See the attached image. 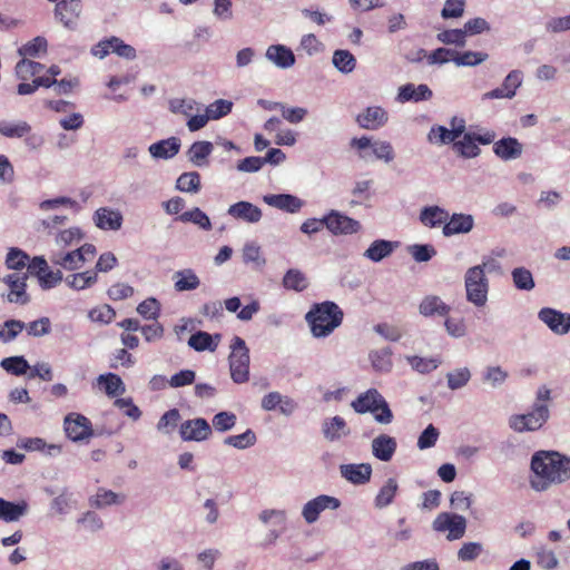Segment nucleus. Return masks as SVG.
Segmentation results:
<instances>
[{"label":"nucleus","instance_id":"nucleus-58","mask_svg":"<svg viewBox=\"0 0 570 570\" xmlns=\"http://www.w3.org/2000/svg\"><path fill=\"white\" fill-rule=\"evenodd\" d=\"M43 68L42 63L23 58L16 65V75L19 79L27 80L30 76L39 75Z\"/></svg>","mask_w":570,"mask_h":570},{"label":"nucleus","instance_id":"nucleus-20","mask_svg":"<svg viewBox=\"0 0 570 570\" xmlns=\"http://www.w3.org/2000/svg\"><path fill=\"white\" fill-rule=\"evenodd\" d=\"M322 433L324 439L328 442H336L350 435L351 430L342 416L335 415L331 419L324 420L322 423Z\"/></svg>","mask_w":570,"mask_h":570},{"label":"nucleus","instance_id":"nucleus-11","mask_svg":"<svg viewBox=\"0 0 570 570\" xmlns=\"http://www.w3.org/2000/svg\"><path fill=\"white\" fill-rule=\"evenodd\" d=\"M81 11L82 3L80 0H60L56 3L55 17L65 28L76 30Z\"/></svg>","mask_w":570,"mask_h":570},{"label":"nucleus","instance_id":"nucleus-60","mask_svg":"<svg viewBox=\"0 0 570 570\" xmlns=\"http://www.w3.org/2000/svg\"><path fill=\"white\" fill-rule=\"evenodd\" d=\"M233 109V102L226 99H217L209 104L205 111L210 120H218L227 116Z\"/></svg>","mask_w":570,"mask_h":570},{"label":"nucleus","instance_id":"nucleus-52","mask_svg":"<svg viewBox=\"0 0 570 570\" xmlns=\"http://www.w3.org/2000/svg\"><path fill=\"white\" fill-rule=\"evenodd\" d=\"M26 324L19 320H7L0 325V341L10 343L24 330Z\"/></svg>","mask_w":570,"mask_h":570},{"label":"nucleus","instance_id":"nucleus-47","mask_svg":"<svg viewBox=\"0 0 570 570\" xmlns=\"http://www.w3.org/2000/svg\"><path fill=\"white\" fill-rule=\"evenodd\" d=\"M489 55L482 51L455 52L453 62L459 67H475L488 60Z\"/></svg>","mask_w":570,"mask_h":570},{"label":"nucleus","instance_id":"nucleus-19","mask_svg":"<svg viewBox=\"0 0 570 570\" xmlns=\"http://www.w3.org/2000/svg\"><path fill=\"white\" fill-rule=\"evenodd\" d=\"M397 449L396 439L389 434H380L372 440L371 450L374 458L382 462L392 460Z\"/></svg>","mask_w":570,"mask_h":570},{"label":"nucleus","instance_id":"nucleus-7","mask_svg":"<svg viewBox=\"0 0 570 570\" xmlns=\"http://www.w3.org/2000/svg\"><path fill=\"white\" fill-rule=\"evenodd\" d=\"M63 429L68 439L81 442L92 436V425L88 417L79 413H69L63 420Z\"/></svg>","mask_w":570,"mask_h":570},{"label":"nucleus","instance_id":"nucleus-54","mask_svg":"<svg viewBox=\"0 0 570 570\" xmlns=\"http://www.w3.org/2000/svg\"><path fill=\"white\" fill-rule=\"evenodd\" d=\"M237 422V416L235 413L229 411L218 412L213 416L212 423L215 431L224 433L230 431Z\"/></svg>","mask_w":570,"mask_h":570},{"label":"nucleus","instance_id":"nucleus-10","mask_svg":"<svg viewBox=\"0 0 570 570\" xmlns=\"http://www.w3.org/2000/svg\"><path fill=\"white\" fill-rule=\"evenodd\" d=\"M179 435L185 442H203L212 435V426L203 417L189 419L180 424Z\"/></svg>","mask_w":570,"mask_h":570},{"label":"nucleus","instance_id":"nucleus-24","mask_svg":"<svg viewBox=\"0 0 570 570\" xmlns=\"http://www.w3.org/2000/svg\"><path fill=\"white\" fill-rule=\"evenodd\" d=\"M397 247L399 242L375 239L363 253V256L373 263H380L384 258L390 257Z\"/></svg>","mask_w":570,"mask_h":570},{"label":"nucleus","instance_id":"nucleus-64","mask_svg":"<svg viewBox=\"0 0 570 570\" xmlns=\"http://www.w3.org/2000/svg\"><path fill=\"white\" fill-rule=\"evenodd\" d=\"M409 253L417 263L429 262L436 255L435 248L430 244H414L409 247Z\"/></svg>","mask_w":570,"mask_h":570},{"label":"nucleus","instance_id":"nucleus-16","mask_svg":"<svg viewBox=\"0 0 570 570\" xmlns=\"http://www.w3.org/2000/svg\"><path fill=\"white\" fill-rule=\"evenodd\" d=\"M227 215L249 224H256L262 219V209L246 200L237 202L227 209Z\"/></svg>","mask_w":570,"mask_h":570},{"label":"nucleus","instance_id":"nucleus-62","mask_svg":"<svg viewBox=\"0 0 570 570\" xmlns=\"http://www.w3.org/2000/svg\"><path fill=\"white\" fill-rule=\"evenodd\" d=\"M29 255L20 248L12 247L6 257V265L9 269L20 271L24 268L29 262Z\"/></svg>","mask_w":570,"mask_h":570},{"label":"nucleus","instance_id":"nucleus-37","mask_svg":"<svg viewBox=\"0 0 570 570\" xmlns=\"http://www.w3.org/2000/svg\"><path fill=\"white\" fill-rule=\"evenodd\" d=\"M174 286L177 292L193 291L200 284L198 276L190 268L177 271L174 274Z\"/></svg>","mask_w":570,"mask_h":570},{"label":"nucleus","instance_id":"nucleus-22","mask_svg":"<svg viewBox=\"0 0 570 570\" xmlns=\"http://www.w3.org/2000/svg\"><path fill=\"white\" fill-rule=\"evenodd\" d=\"M265 57L281 69H288L296 61L294 52L284 45H271L266 49Z\"/></svg>","mask_w":570,"mask_h":570},{"label":"nucleus","instance_id":"nucleus-26","mask_svg":"<svg viewBox=\"0 0 570 570\" xmlns=\"http://www.w3.org/2000/svg\"><path fill=\"white\" fill-rule=\"evenodd\" d=\"M432 96L433 92L428 85L421 83L415 86L413 83H406L399 88L397 100L401 102H420L430 100Z\"/></svg>","mask_w":570,"mask_h":570},{"label":"nucleus","instance_id":"nucleus-50","mask_svg":"<svg viewBox=\"0 0 570 570\" xmlns=\"http://www.w3.org/2000/svg\"><path fill=\"white\" fill-rule=\"evenodd\" d=\"M176 188L184 193H198L200 189V175L197 171L181 174L176 181Z\"/></svg>","mask_w":570,"mask_h":570},{"label":"nucleus","instance_id":"nucleus-38","mask_svg":"<svg viewBox=\"0 0 570 570\" xmlns=\"http://www.w3.org/2000/svg\"><path fill=\"white\" fill-rule=\"evenodd\" d=\"M77 501L73 497V493L69 491L67 488H63L59 493L52 499L50 503V509L58 514H66L73 508H76Z\"/></svg>","mask_w":570,"mask_h":570},{"label":"nucleus","instance_id":"nucleus-18","mask_svg":"<svg viewBox=\"0 0 570 570\" xmlns=\"http://www.w3.org/2000/svg\"><path fill=\"white\" fill-rule=\"evenodd\" d=\"M341 475L355 485L367 483L372 476V465L370 463H348L340 466Z\"/></svg>","mask_w":570,"mask_h":570},{"label":"nucleus","instance_id":"nucleus-5","mask_svg":"<svg viewBox=\"0 0 570 570\" xmlns=\"http://www.w3.org/2000/svg\"><path fill=\"white\" fill-rule=\"evenodd\" d=\"M550 417L548 404H533L531 411L524 414H514L509 419V426L515 432L538 431Z\"/></svg>","mask_w":570,"mask_h":570},{"label":"nucleus","instance_id":"nucleus-53","mask_svg":"<svg viewBox=\"0 0 570 570\" xmlns=\"http://www.w3.org/2000/svg\"><path fill=\"white\" fill-rule=\"evenodd\" d=\"M31 131V126L23 120L14 124L0 122V134L7 138H22Z\"/></svg>","mask_w":570,"mask_h":570},{"label":"nucleus","instance_id":"nucleus-41","mask_svg":"<svg viewBox=\"0 0 570 570\" xmlns=\"http://www.w3.org/2000/svg\"><path fill=\"white\" fill-rule=\"evenodd\" d=\"M333 66L342 73H351L356 67L355 57L345 49H337L333 52Z\"/></svg>","mask_w":570,"mask_h":570},{"label":"nucleus","instance_id":"nucleus-21","mask_svg":"<svg viewBox=\"0 0 570 570\" xmlns=\"http://www.w3.org/2000/svg\"><path fill=\"white\" fill-rule=\"evenodd\" d=\"M474 226V218L470 214H453L449 215L448 223L443 226L442 233L445 237L456 234H466L472 230Z\"/></svg>","mask_w":570,"mask_h":570},{"label":"nucleus","instance_id":"nucleus-15","mask_svg":"<svg viewBox=\"0 0 570 570\" xmlns=\"http://www.w3.org/2000/svg\"><path fill=\"white\" fill-rule=\"evenodd\" d=\"M95 225L102 230H119L122 226V214L110 207L98 208L92 216Z\"/></svg>","mask_w":570,"mask_h":570},{"label":"nucleus","instance_id":"nucleus-6","mask_svg":"<svg viewBox=\"0 0 570 570\" xmlns=\"http://www.w3.org/2000/svg\"><path fill=\"white\" fill-rule=\"evenodd\" d=\"M350 146L360 151L358 156L364 161H370L371 154L367 149L371 148L372 155L380 160L391 163L394 159V149L389 141H374L372 142L370 137L362 136L360 138H353Z\"/></svg>","mask_w":570,"mask_h":570},{"label":"nucleus","instance_id":"nucleus-45","mask_svg":"<svg viewBox=\"0 0 570 570\" xmlns=\"http://www.w3.org/2000/svg\"><path fill=\"white\" fill-rule=\"evenodd\" d=\"M397 489V481L394 478L387 479L375 497V507L382 509L390 505L393 502Z\"/></svg>","mask_w":570,"mask_h":570},{"label":"nucleus","instance_id":"nucleus-35","mask_svg":"<svg viewBox=\"0 0 570 570\" xmlns=\"http://www.w3.org/2000/svg\"><path fill=\"white\" fill-rule=\"evenodd\" d=\"M213 149L214 147L210 141H195L189 147L187 156L190 163L197 167H202L206 164V159L213 153Z\"/></svg>","mask_w":570,"mask_h":570},{"label":"nucleus","instance_id":"nucleus-25","mask_svg":"<svg viewBox=\"0 0 570 570\" xmlns=\"http://www.w3.org/2000/svg\"><path fill=\"white\" fill-rule=\"evenodd\" d=\"M180 146L179 138L170 137L151 144L148 151L155 159H170L179 153Z\"/></svg>","mask_w":570,"mask_h":570},{"label":"nucleus","instance_id":"nucleus-3","mask_svg":"<svg viewBox=\"0 0 570 570\" xmlns=\"http://www.w3.org/2000/svg\"><path fill=\"white\" fill-rule=\"evenodd\" d=\"M497 264L494 259H489L480 265L468 268L464 274L466 301L478 308L485 306L488 302L490 284L485 268L491 272L495 268Z\"/></svg>","mask_w":570,"mask_h":570},{"label":"nucleus","instance_id":"nucleus-56","mask_svg":"<svg viewBox=\"0 0 570 570\" xmlns=\"http://www.w3.org/2000/svg\"><path fill=\"white\" fill-rule=\"evenodd\" d=\"M180 419V412L177 409H170L160 416L157 423V430L161 433L169 434L176 429Z\"/></svg>","mask_w":570,"mask_h":570},{"label":"nucleus","instance_id":"nucleus-63","mask_svg":"<svg viewBox=\"0 0 570 570\" xmlns=\"http://www.w3.org/2000/svg\"><path fill=\"white\" fill-rule=\"evenodd\" d=\"M83 237V234L79 227H70L68 229L60 230L56 234L55 243L59 247H67L79 242Z\"/></svg>","mask_w":570,"mask_h":570},{"label":"nucleus","instance_id":"nucleus-42","mask_svg":"<svg viewBox=\"0 0 570 570\" xmlns=\"http://www.w3.org/2000/svg\"><path fill=\"white\" fill-rule=\"evenodd\" d=\"M177 220L181 223H193L197 225L203 230H210L212 229V222L207 214L203 212L198 207H194L193 209L185 212L180 214L177 217Z\"/></svg>","mask_w":570,"mask_h":570},{"label":"nucleus","instance_id":"nucleus-36","mask_svg":"<svg viewBox=\"0 0 570 570\" xmlns=\"http://www.w3.org/2000/svg\"><path fill=\"white\" fill-rule=\"evenodd\" d=\"M125 501L124 494H118L111 490L100 488L97 493L89 499L91 507L102 509L109 505H119Z\"/></svg>","mask_w":570,"mask_h":570},{"label":"nucleus","instance_id":"nucleus-55","mask_svg":"<svg viewBox=\"0 0 570 570\" xmlns=\"http://www.w3.org/2000/svg\"><path fill=\"white\" fill-rule=\"evenodd\" d=\"M471 379V372L468 367L455 368L446 374L448 386L452 391L464 387Z\"/></svg>","mask_w":570,"mask_h":570},{"label":"nucleus","instance_id":"nucleus-1","mask_svg":"<svg viewBox=\"0 0 570 570\" xmlns=\"http://www.w3.org/2000/svg\"><path fill=\"white\" fill-rule=\"evenodd\" d=\"M533 476L530 485L543 492L553 484L564 483L570 479V456L557 451H538L531 458Z\"/></svg>","mask_w":570,"mask_h":570},{"label":"nucleus","instance_id":"nucleus-4","mask_svg":"<svg viewBox=\"0 0 570 570\" xmlns=\"http://www.w3.org/2000/svg\"><path fill=\"white\" fill-rule=\"evenodd\" d=\"M229 371L234 383L243 384L249 380V350L245 341L239 336H234L230 344Z\"/></svg>","mask_w":570,"mask_h":570},{"label":"nucleus","instance_id":"nucleus-9","mask_svg":"<svg viewBox=\"0 0 570 570\" xmlns=\"http://www.w3.org/2000/svg\"><path fill=\"white\" fill-rule=\"evenodd\" d=\"M326 228L334 235H352L361 229V223L352 217L331 210L323 217Z\"/></svg>","mask_w":570,"mask_h":570},{"label":"nucleus","instance_id":"nucleus-34","mask_svg":"<svg viewBox=\"0 0 570 570\" xmlns=\"http://www.w3.org/2000/svg\"><path fill=\"white\" fill-rule=\"evenodd\" d=\"M460 137V128L448 129L441 125H434L431 127L428 134V140L431 144L446 145L455 141Z\"/></svg>","mask_w":570,"mask_h":570},{"label":"nucleus","instance_id":"nucleus-33","mask_svg":"<svg viewBox=\"0 0 570 570\" xmlns=\"http://www.w3.org/2000/svg\"><path fill=\"white\" fill-rule=\"evenodd\" d=\"M97 382L104 387L105 393L109 397H115L126 392V386L121 377L115 373L100 374L97 377Z\"/></svg>","mask_w":570,"mask_h":570},{"label":"nucleus","instance_id":"nucleus-43","mask_svg":"<svg viewBox=\"0 0 570 570\" xmlns=\"http://www.w3.org/2000/svg\"><path fill=\"white\" fill-rule=\"evenodd\" d=\"M283 286L286 289L303 292L307 288L308 281L303 272L296 268H291L283 277Z\"/></svg>","mask_w":570,"mask_h":570},{"label":"nucleus","instance_id":"nucleus-44","mask_svg":"<svg viewBox=\"0 0 570 570\" xmlns=\"http://www.w3.org/2000/svg\"><path fill=\"white\" fill-rule=\"evenodd\" d=\"M0 366L9 374L21 376L31 368L24 356H10L1 360Z\"/></svg>","mask_w":570,"mask_h":570},{"label":"nucleus","instance_id":"nucleus-61","mask_svg":"<svg viewBox=\"0 0 570 570\" xmlns=\"http://www.w3.org/2000/svg\"><path fill=\"white\" fill-rule=\"evenodd\" d=\"M48 42L43 37H36L18 49V53L22 57H38L40 52H46Z\"/></svg>","mask_w":570,"mask_h":570},{"label":"nucleus","instance_id":"nucleus-46","mask_svg":"<svg viewBox=\"0 0 570 570\" xmlns=\"http://www.w3.org/2000/svg\"><path fill=\"white\" fill-rule=\"evenodd\" d=\"M513 285L519 291H532L535 286L532 273L525 267H515L511 272Z\"/></svg>","mask_w":570,"mask_h":570},{"label":"nucleus","instance_id":"nucleus-27","mask_svg":"<svg viewBox=\"0 0 570 570\" xmlns=\"http://www.w3.org/2000/svg\"><path fill=\"white\" fill-rule=\"evenodd\" d=\"M29 504L27 501L21 500L11 502L0 498V520L7 523L19 521L28 513Z\"/></svg>","mask_w":570,"mask_h":570},{"label":"nucleus","instance_id":"nucleus-12","mask_svg":"<svg viewBox=\"0 0 570 570\" xmlns=\"http://www.w3.org/2000/svg\"><path fill=\"white\" fill-rule=\"evenodd\" d=\"M27 274L22 276L12 273L2 278V282L9 287V293L7 295H2L7 298L8 302L26 305L30 302V296L27 293Z\"/></svg>","mask_w":570,"mask_h":570},{"label":"nucleus","instance_id":"nucleus-28","mask_svg":"<svg viewBox=\"0 0 570 570\" xmlns=\"http://www.w3.org/2000/svg\"><path fill=\"white\" fill-rule=\"evenodd\" d=\"M356 121L362 128L375 130L387 121V114L381 107H368L357 116Z\"/></svg>","mask_w":570,"mask_h":570},{"label":"nucleus","instance_id":"nucleus-29","mask_svg":"<svg viewBox=\"0 0 570 570\" xmlns=\"http://www.w3.org/2000/svg\"><path fill=\"white\" fill-rule=\"evenodd\" d=\"M450 311L451 307L436 295L425 296L419 305L420 314L425 317L445 316Z\"/></svg>","mask_w":570,"mask_h":570},{"label":"nucleus","instance_id":"nucleus-48","mask_svg":"<svg viewBox=\"0 0 570 570\" xmlns=\"http://www.w3.org/2000/svg\"><path fill=\"white\" fill-rule=\"evenodd\" d=\"M258 519L261 522L272 525L278 530H285L287 514L285 510L267 509L263 510Z\"/></svg>","mask_w":570,"mask_h":570},{"label":"nucleus","instance_id":"nucleus-40","mask_svg":"<svg viewBox=\"0 0 570 570\" xmlns=\"http://www.w3.org/2000/svg\"><path fill=\"white\" fill-rule=\"evenodd\" d=\"M453 149L463 158H475L481 153L471 132L464 134L461 140L455 139Z\"/></svg>","mask_w":570,"mask_h":570},{"label":"nucleus","instance_id":"nucleus-59","mask_svg":"<svg viewBox=\"0 0 570 570\" xmlns=\"http://www.w3.org/2000/svg\"><path fill=\"white\" fill-rule=\"evenodd\" d=\"M523 82V72L519 69L511 70L503 79L502 87L507 92V98L512 99L517 95V90Z\"/></svg>","mask_w":570,"mask_h":570},{"label":"nucleus","instance_id":"nucleus-17","mask_svg":"<svg viewBox=\"0 0 570 570\" xmlns=\"http://www.w3.org/2000/svg\"><path fill=\"white\" fill-rule=\"evenodd\" d=\"M263 200L267 205L289 214L298 213L305 204L303 199L291 194H269L265 195Z\"/></svg>","mask_w":570,"mask_h":570},{"label":"nucleus","instance_id":"nucleus-39","mask_svg":"<svg viewBox=\"0 0 570 570\" xmlns=\"http://www.w3.org/2000/svg\"><path fill=\"white\" fill-rule=\"evenodd\" d=\"M98 281L96 272L87 271L82 273H75L66 277L65 282L69 287L76 291H82L91 287Z\"/></svg>","mask_w":570,"mask_h":570},{"label":"nucleus","instance_id":"nucleus-30","mask_svg":"<svg viewBox=\"0 0 570 570\" xmlns=\"http://www.w3.org/2000/svg\"><path fill=\"white\" fill-rule=\"evenodd\" d=\"M420 222L430 228H435L445 225L449 219V212L440 206H425L420 212Z\"/></svg>","mask_w":570,"mask_h":570},{"label":"nucleus","instance_id":"nucleus-32","mask_svg":"<svg viewBox=\"0 0 570 570\" xmlns=\"http://www.w3.org/2000/svg\"><path fill=\"white\" fill-rule=\"evenodd\" d=\"M381 393L376 389H370L365 393L360 394L351 404L356 413H374V406L380 401Z\"/></svg>","mask_w":570,"mask_h":570},{"label":"nucleus","instance_id":"nucleus-8","mask_svg":"<svg viewBox=\"0 0 570 570\" xmlns=\"http://www.w3.org/2000/svg\"><path fill=\"white\" fill-rule=\"evenodd\" d=\"M341 507V501L332 495L321 494L307 501L302 508V517L306 523L316 522L320 514L325 510H336Z\"/></svg>","mask_w":570,"mask_h":570},{"label":"nucleus","instance_id":"nucleus-57","mask_svg":"<svg viewBox=\"0 0 570 570\" xmlns=\"http://www.w3.org/2000/svg\"><path fill=\"white\" fill-rule=\"evenodd\" d=\"M406 360L413 370L422 374L436 370L441 364V361L436 357L407 356Z\"/></svg>","mask_w":570,"mask_h":570},{"label":"nucleus","instance_id":"nucleus-49","mask_svg":"<svg viewBox=\"0 0 570 570\" xmlns=\"http://www.w3.org/2000/svg\"><path fill=\"white\" fill-rule=\"evenodd\" d=\"M392 351L390 347H384L381 350H376L371 352L370 358L372 362V366L375 371L387 373L392 368Z\"/></svg>","mask_w":570,"mask_h":570},{"label":"nucleus","instance_id":"nucleus-13","mask_svg":"<svg viewBox=\"0 0 570 570\" xmlns=\"http://www.w3.org/2000/svg\"><path fill=\"white\" fill-rule=\"evenodd\" d=\"M538 318L557 335H564L570 332V314L551 307H543L538 312Z\"/></svg>","mask_w":570,"mask_h":570},{"label":"nucleus","instance_id":"nucleus-51","mask_svg":"<svg viewBox=\"0 0 570 570\" xmlns=\"http://www.w3.org/2000/svg\"><path fill=\"white\" fill-rule=\"evenodd\" d=\"M257 441L256 434L252 429H247L244 433L238 435H229L225 438L224 444L233 446L238 450H245L255 445Z\"/></svg>","mask_w":570,"mask_h":570},{"label":"nucleus","instance_id":"nucleus-31","mask_svg":"<svg viewBox=\"0 0 570 570\" xmlns=\"http://www.w3.org/2000/svg\"><path fill=\"white\" fill-rule=\"evenodd\" d=\"M219 341L220 334L212 336L207 332L198 331L189 337L188 345L197 352H214L217 348Z\"/></svg>","mask_w":570,"mask_h":570},{"label":"nucleus","instance_id":"nucleus-14","mask_svg":"<svg viewBox=\"0 0 570 570\" xmlns=\"http://www.w3.org/2000/svg\"><path fill=\"white\" fill-rule=\"evenodd\" d=\"M433 529L436 532L449 531L450 534H464L466 519L456 513L442 512L433 521Z\"/></svg>","mask_w":570,"mask_h":570},{"label":"nucleus","instance_id":"nucleus-23","mask_svg":"<svg viewBox=\"0 0 570 570\" xmlns=\"http://www.w3.org/2000/svg\"><path fill=\"white\" fill-rule=\"evenodd\" d=\"M522 150V144L514 137L501 138L493 145V153L504 161L519 158Z\"/></svg>","mask_w":570,"mask_h":570},{"label":"nucleus","instance_id":"nucleus-2","mask_svg":"<svg viewBox=\"0 0 570 570\" xmlns=\"http://www.w3.org/2000/svg\"><path fill=\"white\" fill-rule=\"evenodd\" d=\"M343 317L342 308L332 301L314 304L305 315L313 336L317 338L331 335L342 324Z\"/></svg>","mask_w":570,"mask_h":570}]
</instances>
